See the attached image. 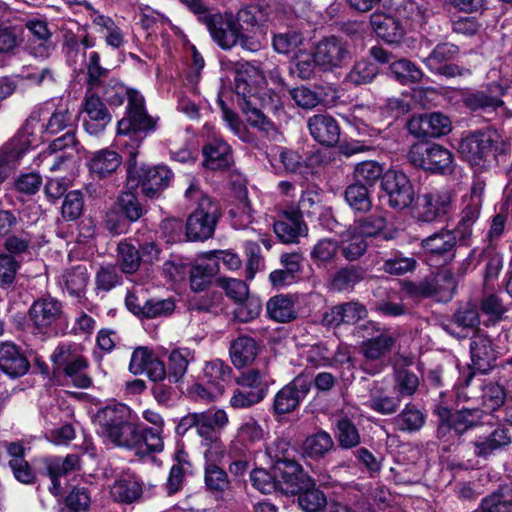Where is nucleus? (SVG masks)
Masks as SVG:
<instances>
[{"mask_svg":"<svg viewBox=\"0 0 512 512\" xmlns=\"http://www.w3.org/2000/svg\"><path fill=\"white\" fill-rule=\"evenodd\" d=\"M98 435L108 443L136 451V454L160 452L164 443L157 433L143 438L140 427L131 421V410L122 403L107 405L100 409L95 417Z\"/></svg>","mask_w":512,"mask_h":512,"instance_id":"obj_1","label":"nucleus"},{"mask_svg":"<svg viewBox=\"0 0 512 512\" xmlns=\"http://www.w3.org/2000/svg\"><path fill=\"white\" fill-rule=\"evenodd\" d=\"M234 82L236 94L243 99L242 110L247 123L263 136L274 139L277 128L257 105L272 110L277 109L280 105L278 94L266 88L263 75L254 67L237 71Z\"/></svg>","mask_w":512,"mask_h":512,"instance_id":"obj_2","label":"nucleus"},{"mask_svg":"<svg viewBox=\"0 0 512 512\" xmlns=\"http://www.w3.org/2000/svg\"><path fill=\"white\" fill-rule=\"evenodd\" d=\"M70 124L71 115L67 109H58L53 113L47 109L34 110L14 138L26 153L41 143L44 135L56 134Z\"/></svg>","mask_w":512,"mask_h":512,"instance_id":"obj_3","label":"nucleus"},{"mask_svg":"<svg viewBox=\"0 0 512 512\" xmlns=\"http://www.w3.org/2000/svg\"><path fill=\"white\" fill-rule=\"evenodd\" d=\"M457 149L461 157L472 167L482 170L505 152L506 144L497 131L487 129L463 136Z\"/></svg>","mask_w":512,"mask_h":512,"instance_id":"obj_4","label":"nucleus"},{"mask_svg":"<svg viewBox=\"0 0 512 512\" xmlns=\"http://www.w3.org/2000/svg\"><path fill=\"white\" fill-rule=\"evenodd\" d=\"M185 197L197 202L196 209L188 217L186 223L188 239L203 241L210 238L218 220L217 205L203 194L196 182H192L186 189Z\"/></svg>","mask_w":512,"mask_h":512,"instance_id":"obj_5","label":"nucleus"},{"mask_svg":"<svg viewBox=\"0 0 512 512\" xmlns=\"http://www.w3.org/2000/svg\"><path fill=\"white\" fill-rule=\"evenodd\" d=\"M200 21L206 25L213 41L221 48L231 49L238 42H242L241 26L231 13L211 14L208 11Z\"/></svg>","mask_w":512,"mask_h":512,"instance_id":"obj_6","label":"nucleus"},{"mask_svg":"<svg viewBox=\"0 0 512 512\" xmlns=\"http://www.w3.org/2000/svg\"><path fill=\"white\" fill-rule=\"evenodd\" d=\"M382 197L387 204L396 210L409 207L414 201L415 191L407 175L402 171L390 169L382 178Z\"/></svg>","mask_w":512,"mask_h":512,"instance_id":"obj_7","label":"nucleus"},{"mask_svg":"<svg viewBox=\"0 0 512 512\" xmlns=\"http://www.w3.org/2000/svg\"><path fill=\"white\" fill-rule=\"evenodd\" d=\"M144 103V97L138 91L128 93L127 114L118 122L119 135L155 128V121L147 114Z\"/></svg>","mask_w":512,"mask_h":512,"instance_id":"obj_8","label":"nucleus"},{"mask_svg":"<svg viewBox=\"0 0 512 512\" xmlns=\"http://www.w3.org/2000/svg\"><path fill=\"white\" fill-rule=\"evenodd\" d=\"M83 127L90 135H98L111 122V115L101 100L93 91L87 89L81 109Z\"/></svg>","mask_w":512,"mask_h":512,"instance_id":"obj_9","label":"nucleus"},{"mask_svg":"<svg viewBox=\"0 0 512 512\" xmlns=\"http://www.w3.org/2000/svg\"><path fill=\"white\" fill-rule=\"evenodd\" d=\"M350 58L348 43L334 36L321 40L315 47V61L324 71L340 68Z\"/></svg>","mask_w":512,"mask_h":512,"instance_id":"obj_10","label":"nucleus"},{"mask_svg":"<svg viewBox=\"0 0 512 512\" xmlns=\"http://www.w3.org/2000/svg\"><path fill=\"white\" fill-rule=\"evenodd\" d=\"M312 379L300 374L280 389L274 397L273 409L277 414L294 411L311 389Z\"/></svg>","mask_w":512,"mask_h":512,"instance_id":"obj_11","label":"nucleus"},{"mask_svg":"<svg viewBox=\"0 0 512 512\" xmlns=\"http://www.w3.org/2000/svg\"><path fill=\"white\" fill-rule=\"evenodd\" d=\"M436 413L439 417L438 435L440 437L446 436L452 430L457 435L462 434L476 425L481 416L478 408H462L452 413L448 408L439 406Z\"/></svg>","mask_w":512,"mask_h":512,"instance_id":"obj_12","label":"nucleus"},{"mask_svg":"<svg viewBox=\"0 0 512 512\" xmlns=\"http://www.w3.org/2000/svg\"><path fill=\"white\" fill-rule=\"evenodd\" d=\"M129 371L134 375L145 374L153 382H161L166 376L164 363L148 347H137L131 355Z\"/></svg>","mask_w":512,"mask_h":512,"instance_id":"obj_13","label":"nucleus"},{"mask_svg":"<svg viewBox=\"0 0 512 512\" xmlns=\"http://www.w3.org/2000/svg\"><path fill=\"white\" fill-rule=\"evenodd\" d=\"M451 209L450 192L431 191L419 196L416 204V216L423 222H434L444 217Z\"/></svg>","mask_w":512,"mask_h":512,"instance_id":"obj_14","label":"nucleus"},{"mask_svg":"<svg viewBox=\"0 0 512 512\" xmlns=\"http://www.w3.org/2000/svg\"><path fill=\"white\" fill-rule=\"evenodd\" d=\"M409 131L417 137H440L451 129V120L439 112L413 117L408 124Z\"/></svg>","mask_w":512,"mask_h":512,"instance_id":"obj_15","label":"nucleus"},{"mask_svg":"<svg viewBox=\"0 0 512 512\" xmlns=\"http://www.w3.org/2000/svg\"><path fill=\"white\" fill-rule=\"evenodd\" d=\"M279 240L286 244L297 243L300 237L308 234V228L299 210L283 211L273 225Z\"/></svg>","mask_w":512,"mask_h":512,"instance_id":"obj_16","label":"nucleus"},{"mask_svg":"<svg viewBox=\"0 0 512 512\" xmlns=\"http://www.w3.org/2000/svg\"><path fill=\"white\" fill-rule=\"evenodd\" d=\"M62 314L61 303L54 298H43L35 301L30 308V320L36 330L44 333L52 327Z\"/></svg>","mask_w":512,"mask_h":512,"instance_id":"obj_17","label":"nucleus"},{"mask_svg":"<svg viewBox=\"0 0 512 512\" xmlns=\"http://www.w3.org/2000/svg\"><path fill=\"white\" fill-rule=\"evenodd\" d=\"M278 488L286 493H296L301 489L305 474L294 460L278 459L273 467Z\"/></svg>","mask_w":512,"mask_h":512,"instance_id":"obj_18","label":"nucleus"},{"mask_svg":"<svg viewBox=\"0 0 512 512\" xmlns=\"http://www.w3.org/2000/svg\"><path fill=\"white\" fill-rule=\"evenodd\" d=\"M308 128L311 136L321 145L334 146L340 139V127L330 115L317 114L309 118Z\"/></svg>","mask_w":512,"mask_h":512,"instance_id":"obj_19","label":"nucleus"},{"mask_svg":"<svg viewBox=\"0 0 512 512\" xmlns=\"http://www.w3.org/2000/svg\"><path fill=\"white\" fill-rule=\"evenodd\" d=\"M470 353L472 368L480 373L488 372L496 361L491 340L482 333H476L471 340Z\"/></svg>","mask_w":512,"mask_h":512,"instance_id":"obj_20","label":"nucleus"},{"mask_svg":"<svg viewBox=\"0 0 512 512\" xmlns=\"http://www.w3.org/2000/svg\"><path fill=\"white\" fill-rule=\"evenodd\" d=\"M30 364L18 347L10 342L0 345V369L11 378H19L27 373Z\"/></svg>","mask_w":512,"mask_h":512,"instance_id":"obj_21","label":"nucleus"},{"mask_svg":"<svg viewBox=\"0 0 512 512\" xmlns=\"http://www.w3.org/2000/svg\"><path fill=\"white\" fill-rule=\"evenodd\" d=\"M140 178L143 194L154 198L169 186L173 173L167 166L159 165L142 169Z\"/></svg>","mask_w":512,"mask_h":512,"instance_id":"obj_22","label":"nucleus"},{"mask_svg":"<svg viewBox=\"0 0 512 512\" xmlns=\"http://www.w3.org/2000/svg\"><path fill=\"white\" fill-rule=\"evenodd\" d=\"M507 89V84L490 83L485 91H478L468 95L465 98V104L472 110H494L503 104L501 96L504 95Z\"/></svg>","mask_w":512,"mask_h":512,"instance_id":"obj_23","label":"nucleus"},{"mask_svg":"<svg viewBox=\"0 0 512 512\" xmlns=\"http://www.w3.org/2000/svg\"><path fill=\"white\" fill-rule=\"evenodd\" d=\"M453 279L444 274L433 279H425L414 286L412 293L422 297H433L439 301H447L452 297Z\"/></svg>","mask_w":512,"mask_h":512,"instance_id":"obj_24","label":"nucleus"},{"mask_svg":"<svg viewBox=\"0 0 512 512\" xmlns=\"http://www.w3.org/2000/svg\"><path fill=\"white\" fill-rule=\"evenodd\" d=\"M396 339L393 332L378 328L376 335L363 342L362 353L367 360H380L391 352Z\"/></svg>","mask_w":512,"mask_h":512,"instance_id":"obj_25","label":"nucleus"},{"mask_svg":"<svg viewBox=\"0 0 512 512\" xmlns=\"http://www.w3.org/2000/svg\"><path fill=\"white\" fill-rule=\"evenodd\" d=\"M203 166L210 170H222L232 162L230 146L220 138H215L203 147Z\"/></svg>","mask_w":512,"mask_h":512,"instance_id":"obj_26","label":"nucleus"},{"mask_svg":"<svg viewBox=\"0 0 512 512\" xmlns=\"http://www.w3.org/2000/svg\"><path fill=\"white\" fill-rule=\"evenodd\" d=\"M485 190V183L477 180L474 182L469 197L464 200V208L462 211V218L460 221V227L463 228V232L467 233L470 227L479 218L483 194Z\"/></svg>","mask_w":512,"mask_h":512,"instance_id":"obj_27","label":"nucleus"},{"mask_svg":"<svg viewBox=\"0 0 512 512\" xmlns=\"http://www.w3.org/2000/svg\"><path fill=\"white\" fill-rule=\"evenodd\" d=\"M371 25L377 36L388 43H396L404 35L399 20L391 15L374 13L371 16Z\"/></svg>","mask_w":512,"mask_h":512,"instance_id":"obj_28","label":"nucleus"},{"mask_svg":"<svg viewBox=\"0 0 512 512\" xmlns=\"http://www.w3.org/2000/svg\"><path fill=\"white\" fill-rule=\"evenodd\" d=\"M228 416L224 410H208L200 413L197 434L201 440L220 437L219 430L228 424Z\"/></svg>","mask_w":512,"mask_h":512,"instance_id":"obj_29","label":"nucleus"},{"mask_svg":"<svg viewBox=\"0 0 512 512\" xmlns=\"http://www.w3.org/2000/svg\"><path fill=\"white\" fill-rule=\"evenodd\" d=\"M456 235L450 230H441L422 240L425 253L435 256H452L456 245Z\"/></svg>","mask_w":512,"mask_h":512,"instance_id":"obj_30","label":"nucleus"},{"mask_svg":"<svg viewBox=\"0 0 512 512\" xmlns=\"http://www.w3.org/2000/svg\"><path fill=\"white\" fill-rule=\"evenodd\" d=\"M121 164V156L113 150L102 149L93 154L89 161L90 172L104 178L113 174Z\"/></svg>","mask_w":512,"mask_h":512,"instance_id":"obj_31","label":"nucleus"},{"mask_svg":"<svg viewBox=\"0 0 512 512\" xmlns=\"http://www.w3.org/2000/svg\"><path fill=\"white\" fill-rule=\"evenodd\" d=\"M88 279L87 268L84 265H77L61 274L59 284L71 296L81 297L86 290Z\"/></svg>","mask_w":512,"mask_h":512,"instance_id":"obj_32","label":"nucleus"},{"mask_svg":"<svg viewBox=\"0 0 512 512\" xmlns=\"http://www.w3.org/2000/svg\"><path fill=\"white\" fill-rule=\"evenodd\" d=\"M79 468V457L75 454L67 455L64 459L53 458L47 463V470L51 478L52 486L50 491L52 494L59 493L60 483L58 477Z\"/></svg>","mask_w":512,"mask_h":512,"instance_id":"obj_33","label":"nucleus"},{"mask_svg":"<svg viewBox=\"0 0 512 512\" xmlns=\"http://www.w3.org/2000/svg\"><path fill=\"white\" fill-rule=\"evenodd\" d=\"M267 314L276 322L284 323L296 317L294 301L289 295H277L269 299Z\"/></svg>","mask_w":512,"mask_h":512,"instance_id":"obj_34","label":"nucleus"},{"mask_svg":"<svg viewBox=\"0 0 512 512\" xmlns=\"http://www.w3.org/2000/svg\"><path fill=\"white\" fill-rule=\"evenodd\" d=\"M510 436L505 428H497L487 436H481L475 441V454L487 457L496 450L510 443Z\"/></svg>","mask_w":512,"mask_h":512,"instance_id":"obj_35","label":"nucleus"},{"mask_svg":"<svg viewBox=\"0 0 512 512\" xmlns=\"http://www.w3.org/2000/svg\"><path fill=\"white\" fill-rule=\"evenodd\" d=\"M268 160L276 173L295 172L301 166V157L284 147H274L268 154Z\"/></svg>","mask_w":512,"mask_h":512,"instance_id":"obj_36","label":"nucleus"},{"mask_svg":"<svg viewBox=\"0 0 512 512\" xmlns=\"http://www.w3.org/2000/svg\"><path fill=\"white\" fill-rule=\"evenodd\" d=\"M111 497L121 503H132L142 494L141 484L132 477L116 480L110 488Z\"/></svg>","mask_w":512,"mask_h":512,"instance_id":"obj_37","label":"nucleus"},{"mask_svg":"<svg viewBox=\"0 0 512 512\" xmlns=\"http://www.w3.org/2000/svg\"><path fill=\"white\" fill-rule=\"evenodd\" d=\"M230 355L233 364L237 368H242L255 359L257 355L256 342L249 337H239L231 344Z\"/></svg>","mask_w":512,"mask_h":512,"instance_id":"obj_38","label":"nucleus"},{"mask_svg":"<svg viewBox=\"0 0 512 512\" xmlns=\"http://www.w3.org/2000/svg\"><path fill=\"white\" fill-rule=\"evenodd\" d=\"M367 407L382 415L395 413L401 404L399 396H391L377 387L371 389L370 397L365 403Z\"/></svg>","mask_w":512,"mask_h":512,"instance_id":"obj_39","label":"nucleus"},{"mask_svg":"<svg viewBox=\"0 0 512 512\" xmlns=\"http://www.w3.org/2000/svg\"><path fill=\"white\" fill-rule=\"evenodd\" d=\"M230 377L231 368L219 359L208 362L203 369V382L214 388H219L222 393Z\"/></svg>","mask_w":512,"mask_h":512,"instance_id":"obj_40","label":"nucleus"},{"mask_svg":"<svg viewBox=\"0 0 512 512\" xmlns=\"http://www.w3.org/2000/svg\"><path fill=\"white\" fill-rule=\"evenodd\" d=\"M296 493H298L300 508L306 512H318L328 505L326 496L316 487L315 483L302 485Z\"/></svg>","mask_w":512,"mask_h":512,"instance_id":"obj_41","label":"nucleus"},{"mask_svg":"<svg viewBox=\"0 0 512 512\" xmlns=\"http://www.w3.org/2000/svg\"><path fill=\"white\" fill-rule=\"evenodd\" d=\"M352 227L365 238L382 236L385 240L392 238L385 232L386 219L380 214H373L354 222Z\"/></svg>","mask_w":512,"mask_h":512,"instance_id":"obj_42","label":"nucleus"},{"mask_svg":"<svg viewBox=\"0 0 512 512\" xmlns=\"http://www.w3.org/2000/svg\"><path fill=\"white\" fill-rule=\"evenodd\" d=\"M389 71L391 76L403 85L416 83L423 77L421 69L407 59L393 61L390 64Z\"/></svg>","mask_w":512,"mask_h":512,"instance_id":"obj_43","label":"nucleus"},{"mask_svg":"<svg viewBox=\"0 0 512 512\" xmlns=\"http://www.w3.org/2000/svg\"><path fill=\"white\" fill-rule=\"evenodd\" d=\"M367 249L366 238L356 232L351 226L342 235V254L349 260L353 261L361 257Z\"/></svg>","mask_w":512,"mask_h":512,"instance_id":"obj_44","label":"nucleus"},{"mask_svg":"<svg viewBox=\"0 0 512 512\" xmlns=\"http://www.w3.org/2000/svg\"><path fill=\"white\" fill-rule=\"evenodd\" d=\"M204 481L206 488L215 494H223L231 487L228 474L217 464H205Z\"/></svg>","mask_w":512,"mask_h":512,"instance_id":"obj_45","label":"nucleus"},{"mask_svg":"<svg viewBox=\"0 0 512 512\" xmlns=\"http://www.w3.org/2000/svg\"><path fill=\"white\" fill-rule=\"evenodd\" d=\"M429 171L439 174H450L455 167L454 157L450 150L439 145L431 144Z\"/></svg>","mask_w":512,"mask_h":512,"instance_id":"obj_46","label":"nucleus"},{"mask_svg":"<svg viewBox=\"0 0 512 512\" xmlns=\"http://www.w3.org/2000/svg\"><path fill=\"white\" fill-rule=\"evenodd\" d=\"M383 166L373 160L362 161L354 168V179L356 183L364 186H374L375 183L385 174Z\"/></svg>","mask_w":512,"mask_h":512,"instance_id":"obj_47","label":"nucleus"},{"mask_svg":"<svg viewBox=\"0 0 512 512\" xmlns=\"http://www.w3.org/2000/svg\"><path fill=\"white\" fill-rule=\"evenodd\" d=\"M331 436L324 431H320L306 438L303 443V452L311 458L323 457L333 448Z\"/></svg>","mask_w":512,"mask_h":512,"instance_id":"obj_48","label":"nucleus"},{"mask_svg":"<svg viewBox=\"0 0 512 512\" xmlns=\"http://www.w3.org/2000/svg\"><path fill=\"white\" fill-rule=\"evenodd\" d=\"M118 263L121 270L126 274L136 272L141 263L139 250L127 240L118 244Z\"/></svg>","mask_w":512,"mask_h":512,"instance_id":"obj_49","label":"nucleus"},{"mask_svg":"<svg viewBox=\"0 0 512 512\" xmlns=\"http://www.w3.org/2000/svg\"><path fill=\"white\" fill-rule=\"evenodd\" d=\"M190 351L188 349H175L168 357V378L171 382H178L185 375L189 363Z\"/></svg>","mask_w":512,"mask_h":512,"instance_id":"obj_50","label":"nucleus"},{"mask_svg":"<svg viewBox=\"0 0 512 512\" xmlns=\"http://www.w3.org/2000/svg\"><path fill=\"white\" fill-rule=\"evenodd\" d=\"M345 199L350 207L356 211L366 212L372 206L367 186L358 183L351 184L347 187Z\"/></svg>","mask_w":512,"mask_h":512,"instance_id":"obj_51","label":"nucleus"},{"mask_svg":"<svg viewBox=\"0 0 512 512\" xmlns=\"http://www.w3.org/2000/svg\"><path fill=\"white\" fill-rule=\"evenodd\" d=\"M32 245V236L28 232L9 234L6 236L3 247L6 254L12 255L15 259L29 253Z\"/></svg>","mask_w":512,"mask_h":512,"instance_id":"obj_52","label":"nucleus"},{"mask_svg":"<svg viewBox=\"0 0 512 512\" xmlns=\"http://www.w3.org/2000/svg\"><path fill=\"white\" fill-rule=\"evenodd\" d=\"M337 439L342 448L350 449L360 443V434L354 423L342 418L337 422Z\"/></svg>","mask_w":512,"mask_h":512,"instance_id":"obj_53","label":"nucleus"},{"mask_svg":"<svg viewBox=\"0 0 512 512\" xmlns=\"http://www.w3.org/2000/svg\"><path fill=\"white\" fill-rule=\"evenodd\" d=\"M362 279V270L356 267H346L336 272L332 281V286L337 291H348Z\"/></svg>","mask_w":512,"mask_h":512,"instance_id":"obj_54","label":"nucleus"},{"mask_svg":"<svg viewBox=\"0 0 512 512\" xmlns=\"http://www.w3.org/2000/svg\"><path fill=\"white\" fill-rule=\"evenodd\" d=\"M21 267V262L12 255L0 253V288L10 287Z\"/></svg>","mask_w":512,"mask_h":512,"instance_id":"obj_55","label":"nucleus"},{"mask_svg":"<svg viewBox=\"0 0 512 512\" xmlns=\"http://www.w3.org/2000/svg\"><path fill=\"white\" fill-rule=\"evenodd\" d=\"M87 366V361L81 355L64 371L67 378L75 387L88 388L91 385L92 381L85 372Z\"/></svg>","mask_w":512,"mask_h":512,"instance_id":"obj_56","label":"nucleus"},{"mask_svg":"<svg viewBox=\"0 0 512 512\" xmlns=\"http://www.w3.org/2000/svg\"><path fill=\"white\" fill-rule=\"evenodd\" d=\"M377 73V67L373 63L361 60L355 63L346 79L355 85H362L371 82Z\"/></svg>","mask_w":512,"mask_h":512,"instance_id":"obj_57","label":"nucleus"},{"mask_svg":"<svg viewBox=\"0 0 512 512\" xmlns=\"http://www.w3.org/2000/svg\"><path fill=\"white\" fill-rule=\"evenodd\" d=\"M396 424L403 431H415L423 426L424 415L420 410L407 405L396 417Z\"/></svg>","mask_w":512,"mask_h":512,"instance_id":"obj_58","label":"nucleus"},{"mask_svg":"<svg viewBox=\"0 0 512 512\" xmlns=\"http://www.w3.org/2000/svg\"><path fill=\"white\" fill-rule=\"evenodd\" d=\"M338 251V243L335 240L324 238L319 240L311 251V258L317 265L332 261Z\"/></svg>","mask_w":512,"mask_h":512,"instance_id":"obj_59","label":"nucleus"},{"mask_svg":"<svg viewBox=\"0 0 512 512\" xmlns=\"http://www.w3.org/2000/svg\"><path fill=\"white\" fill-rule=\"evenodd\" d=\"M353 119L355 120V127L361 135H372L373 128L370 127L379 121V115L376 111H372L369 108L357 107L353 111Z\"/></svg>","mask_w":512,"mask_h":512,"instance_id":"obj_60","label":"nucleus"},{"mask_svg":"<svg viewBox=\"0 0 512 512\" xmlns=\"http://www.w3.org/2000/svg\"><path fill=\"white\" fill-rule=\"evenodd\" d=\"M250 480L253 487L264 494H269L278 489L275 473L271 475L265 469H254L250 474Z\"/></svg>","mask_w":512,"mask_h":512,"instance_id":"obj_61","label":"nucleus"},{"mask_svg":"<svg viewBox=\"0 0 512 512\" xmlns=\"http://www.w3.org/2000/svg\"><path fill=\"white\" fill-rule=\"evenodd\" d=\"M265 396L258 391H251L239 387L234 390L230 399V405L236 409L249 408L264 399Z\"/></svg>","mask_w":512,"mask_h":512,"instance_id":"obj_62","label":"nucleus"},{"mask_svg":"<svg viewBox=\"0 0 512 512\" xmlns=\"http://www.w3.org/2000/svg\"><path fill=\"white\" fill-rule=\"evenodd\" d=\"M264 432L261 426L253 419L244 422L238 429L237 438L238 440L246 445L250 446L263 440Z\"/></svg>","mask_w":512,"mask_h":512,"instance_id":"obj_63","label":"nucleus"},{"mask_svg":"<svg viewBox=\"0 0 512 512\" xmlns=\"http://www.w3.org/2000/svg\"><path fill=\"white\" fill-rule=\"evenodd\" d=\"M303 41L302 35L296 31L280 33L273 38V47L278 53L288 54L294 51Z\"/></svg>","mask_w":512,"mask_h":512,"instance_id":"obj_64","label":"nucleus"}]
</instances>
